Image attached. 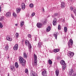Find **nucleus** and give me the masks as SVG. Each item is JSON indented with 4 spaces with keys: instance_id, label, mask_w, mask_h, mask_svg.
I'll return each instance as SVG.
<instances>
[{
    "instance_id": "nucleus-36",
    "label": "nucleus",
    "mask_w": 76,
    "mask_h": 76,
    "mask_svg": "<svg viewBox=\"0 0 76 76\" xmlns=\"http://www.w3.org/2000/svg\"><path fill=\"white\" fill-rule=\"evenodd\" d=\"M58 29H59V30H60V29H61V27H60V25H59L58 26Z\"/></svg>"
},
{
    "instance_id": "nucleus-29",
    "label": "nucleus",
    "mask_w": 76,
    "mask_h": 76,
    "mask_svg": "<svg viewBox=\"0 0 76 76\" xmlns=\"http://www.w3.org/2000/svg\"><path fill=\"white\" fill-rule=\"evenodd\" d=\"M46 23H47V20L46 19L44 20V22H43V24L44 25H45V24H46Z\"/></svg>"
},
{
    "instance_id": "nucleus-21",
    "label": "nucleus",
    "mask_w": 76,
    "mask_h": 76,
    "mask_svg": "<svg viewBox=\"0 0 76 76\" xmlns=\"http://www.w3.org/2000/svg\"><path fill=\"white\" fill-rule=\"evenodd\" d=\"M59 50L58 49H55L53 51L54 53H57L59 51Z\"/></svg>"
},
{
    "instance_id": "nucleus-14",
    "label": "nucleus",
    "mask_w": 76,
    "mask_h": 76,
    "mask_svg": "<svg viewBox=\"0 0 76 76\" xmlns=\"http://www.w3.org/2000/svg\"><path fill=\"white\" fill-rule=\"evenodd\" d=\"M18 48V45L16 44L14 46L13 49L14 50H16Z\"/></svg>"
},
{
    "instance_id": "nucleus-10",
    "label": "nucleus",
    "mask_w": 76,
    "mask_h": 76,
    "mask_svg": "<svg viewBox=\"0 0 76 76\" xmlns=\"http://www.w3.org/2000/svg\"><path fill=\"white\" fill-rule=\"evenodd\" d=\"M47 74V71H46V70H45L42 72V75H43V76H46Z\"/></svg>"
},
{
    "instance_id": "nucleus-40",
    "label": "nucleus",
    "mask_w": 76,
    "mask_h": 76,
    "mask_svg": "<svg viewBox=\"0 0 76 76\" xmlns=\"http://www.w3.org/2000/svg\"><path fill=\"white\" fill-rule=\"evenodd\" d=\"M3 20V18H1L0 19V21H2Z\"/></svg>"
},
{
    "instance_id": "nucleus-46",
    "label": "nucleus",
    "mask_w": 76,
    "mask_h": 76,
    "mask_svg": "<svg viewBox=\"0 0 76 76\" xmlns=\"http://www.w3.org/2000/svg\"><path fill=\"white\" fill-rule=\"evenodd\" d=\"M73 76H76V74H74V75H73Z\"/></svg>"
},
{
    "instance_id": "nucleus-37",
    "label": "nucleus",
    "mask_w": 76,
    "mask_h": 76,
    "mask_svg": "<svg viewBox=\"0 0 76 76\" xmlns=\"http://www.w3.org/2000/svg\"><path fill=\"white\" fill-rule=\"evenodd\" d=\"M70 9L72 11V10H73V7H70Z\"/></svg>"
},
{
    "instance_id": "nucleus-25",
    "label": "nucleus",
    "mask_w": 76,
    "mask_h": 76,
    "mask_svg": "<svg viewBox=\"0 0 76 76\" xmlns=\"http://www.w3.org/2000/svg\"><path fill=\"white\" fill-rule=\"evenodd\" d=\"M64 31L65 32H67V28L66 27H64Z\"/></svg>"
},
{
    "instance_id": "nucleus-28",
    "label": "nucleus",
    "mask_w": 76,
    "mask_h": 76,
    "mask_svg": "<svg viewBox=\"0 0 76 76\" xmlns=\"http://www.w3.org/2000/svg\"><path fill=\"white\" fill-rule=\"evenodd\" d=\"M48 63L50 64H52V61L51 60V59H49L48 60Z\"/></svg>"
},
{
    "instance_id": "nucleus-38",
    "label": "nucleus",
    "mask_w": 76,
    "mask_h": 76,
    "mask_svg": "<svg viewBox=\"0 0 76 76\" xmlns=\"http://www.w3.org/2000/svg\"><path fill=\"white\" fill-rule=\"evenodd\" d=\"M74 13L75 14L76 13V9H75L74 10Z\"/></svg>"
},
{
    "instance_id": "nucleus-4",
    "label": "nucleus",
    "mask_w": 76,
    "mask_h": 76,
    "mask_svg": "<svg viewBox=\"0 0 76 76\" xmlns=\"http://www.w3.org/2000/svg\"><path fill=\"white\" fill-rule=\"evenodd\" d=\"M34 66H37V56L35 54H34Z\"/></svg>"
},
{
    "instance_id": "nucleus-19",
    "label": "nucleus",
    "mask_w": 76,
    "mask_h": 76,
    "mask_svg": "<svg viewBox=\"0 0 76 76\" xmlns=\"http://www.w3.org/2000/svg\"><path fill=\"white\" fill-rule=\"evenodd\" d=\"M56 76H58V75H59V70H56L55 71Z\"/></svg>"
},
{
    "instance_id": "nucleus-26",
    "label": "nucleus",
    "mask_w": 76,
    "mask_h": 76,
    "mask_svg": "<svg viewBox=\"0 0 76 76\" xmlns=\"http://www.w3.org/2000/svg\"><path fill=\"white\" fill-rule=\"evenodd\" d=\"M13 17H15V18H16V16H17V15H16V14L15 12H13Z\"/></svg>"
},
{
    "instance_id": "nucleus-32",
    "label": "nucleus",
    "mask_w": 76,
    "mask_h": 76,
    "mask_svg": "<svg viewBox=\"0 0 76 76\" xmlns=\"http://www.w3.org/2000/svg\"><path fill=\"white\" fill-rule=\"evenodd\" d=\"M15 37L17 38H18L19 37V34L18 33H16L15 34Z\"/></svg>"
},
{
    "instance_id": "nucleus-20",
    "label": "nucleus",
    "mask_w": 76,
    "mask_h": 76,
    "mask_svg": "<svg viewBox=\"0 0 76 76\" xmlns=\"http://www.w3.org/2000/svg\"><path fill=\"white\" fill-rule=\"evenodd\" d=\"M50 30H51V27H50V26H49L48 28H47L46 29V31L47 32H49Z\"/></svg>"
},
{
    "instance_id": "nucleus-13",
    "label": "nucleus",
    "mask_w": 76,
    "mask_h": 76,
    "mask_svg": "<svg viewBox=\"0 0 76 76\" xmlns=\"http://www.w3.org/2000/svg\"><path fill=\"white\" fill-rule=\"evenodd\" d=\"M42 42H39L38 43L37 46L39 48H41V46H42Z\"/></svg>"
},
{
    "instance_id": "nucleus-51",
    "label": "nucleus",
    "mask_w": 76,
    "mask_h": 76,
    "mask_svg": "<svg viewBox=\"0 0 76 76\" xmlns=\"http://www.w3.org/2000/svg\"><path fill=\"white\" fill-rule=\"evenodd\" d=\"M68 45H69V44H68Z\"/></svg>"
},
{
    "instance_id": "nucleus-43",
    "label": "nucleus",
    "mask_w": 76,
    "mask_h": 76,
    "mask_svg": "<svg viewBox=\"0 0 76 76\" xmlns=\"http://www.w3.org/2000/svg\"><path fill=\"white\" fill-rule=\"evenodd\" d=\"M1 6H0V12H1Z\"/></svg>"
},
{
    "instance_id": "nucleus-33",
    "label": "nucleus",
    "mask_w": 76,
    "mask_h": 76,
    "mask_svg": "<svg viewBox=\"0 0 76 76\" xmlns=\"http://www.w3.org/2000/svg\"><path fill=\"white\" fill-rule=\"evenodd\" d=\"M8 49H9V47L8 45H7L5 47V50H7Z\"/></svg>"
},
{
    "instance_id": "nucleus-24",
    "label": "nucleus",
    "mask_w": 76,
    "mask_h": 76,
    "mask_svg": "<svg viewBox=\"0 0 76 76\" xmlns=\"http://www.w3.org/2000/svg\"><path fill=\"white\" fill-rule=\"evenodd\" d=\"M15 66L16 68H18L19 67V65H18V63L15 62Z\"/></svg>"
},
{
    "instance_id": "nucleus-7",
    "label": "nucleus",
    "mask_w": 76,
    "mask_h": 76,
    "mask_svg": "<svg viewBox=\"0 0 76 76\" xmlns=\"http://www.w3.org/2000/svg\"><path fill=\"white\" fill-rule=\"evenodd\" d=\"M30 76H37V73L33 71H31V72Z\"/></svg>"
},
{
    "instance_id": "nucleus-23",
    "label": "nucleus",
    "mask_w": 76,
    "mask_h": 76,
    "mask_svg": "<svg viewBox=\"0 0 76 76\" xmlns=\"http://www.w3.org/2000/svg\"><path fill=\"white\" fill-rule=\"evenodd\" d=\"M69 43L71 45H73V40L72 39H70Z\"/></svg>"
},
{
    "instance_id": "nucleus-15",
    "label": "nucleus",
    "mask_w": 76,
    "mask_h": 76,
    "mask_svg": "<svg viewBox=\"0 0 76 76\" xmlns=\"http://www.w3.org/2000/svg\"><path fill=\"white\" fill-rule=\"evenodd\" d=\"M21 10V8L18 7L16 9V11L17 13H19V12H20V11Z\"/></svg>"
},
{
    "instance_id": "nucleus-44",
    "label": "nucleus",
    "mask_w": 76,
    "mask_h": 76,
    "mask_svg": "<svg viewBox=\"0 0 76 76\" xmlns=\"http://www.w3.org/2000/svg\"><path fill=\"white\" fill-rule=\"evenodd\" d=\"M42 11L43 12H45V11L44 10V8L42 9Z\"/></svg>"
},
{
    "instance_id": "nucleus-18",
    "label": "nucleus",
    "mask_w": 76,
    "mask_h": 76,
    "mask_svg": "<svg viewBox=\"0 0 76 76\" xmlns=\"http://www.w3.org/2000/svg\"><path fill=\"white\" fill-rule=\"evenodd\" d=\"M10 70L12 72H14L15 71V68H14V66H11L10 68Z\"/></svg>"
},
{
    "instance_id": "nucleus-2",
    "label": "nucleus",
    "mask_w": 76,
    "mask_h": 76,
    "mask_svg": "<svg viewBox=\"0 0 76 76\" xmlns=\"http://www.w3.org/2000/svg\"><path fill=\"white\" fill-rule=\"evenodd\" d=\"M60 64L63 65L62 66V70H64L66 69V64H65V61L64 60H62L61 61Z\"/></svg>"
},
{
    "instance_id": "nucleus-52",
    "label": "nucleus",
    "mask_w": 76,
    "mask_h": 76,
    "mask_svg": "<svg viewBox=\"0 0 76 76\" xmlns=\"http://www.w3.org/2000/svg\"><path fill=\"white\" fill-rule=\"evenodd\" d=\"M8 58H9V57H8Z\"/></svg>"
},
{
    "instance_id": "nucleus-3",
    "label": "nucleus",
    "mask_w": 76,
    "mask_h": 76,
    "mask_svg": "<svg viewBox=\"0 0 76 76\" xmlns=\"http://www.w3.org/2000/svg\"><path fill=\"white\" fill-rule=\"evenodd\" d=\"M25 43L26 45H28L29 51H31V50L32 46H31V44H30V43H29V41H28V40H26L25 41Z\"/></svg>"
},
{
    "instance_id": "nucleus-39",
    "label": "nucleus",
    "mask_w": 76,
    "mask_h": 76,
    "mask_svg": "<svg viewBox=\"0 0 76 76\" xmlns=\"http://www.w3.org/2000/svg\"><path fill=\"white\" fill-rule=\"evenodd\" d=\"M28 38H31V35L30 34H28Z\"/></svg>"
},
{
    "instance_id": "nucleus-6",
    "label": "nucleus",
    "mask_w": 76,
    "mask_h": 76,
    "mask_svg": "<svg viewBox=\"0 0 76 76\" xmlns=\"http://www.w3.org/2000/svg\"><path fill=\"white\" fill-rule=\"evenodd\" d=\"M68 56H69V57L71 58V57H73V56H74V53H72L71 52H69L68 53Z\"/></svg>"
},
{
    "instance_id": "nucleus-8",
    "label": "nucleus",
    "mask_w": 76,
    "mask_h": 76,
    "mask_svg": "<svg viewBox=\"0 0 76 76\" xmlns=\"http://www.w3.org/2000/svg\"><path fill=\"white\" fill-rule=\"evenodd\" d=\"M37 26L39 28H41L42 27V24L41 23H38L37 24Z\"/></svg>"
},
{
    "instance_id": "nucleus-9",
    "label": "nucleus",
    "mask_w": 76,
    "mask_h": 76,
    "mask_svg": "<svg viewBox=\"0 0 76 76\" xmlns=\"http://www.w3.org/2000/svg\"><path fill=\"white\" fill-rule=\"evenodd\" d=\"M57 24V19L54 18L53 21V24L54 26H56Z\"/></svg>"
},
{
    "instance_id": "nucleus-11",
    "label": "nucleus",
    "mask_w": 76,
    "mask_h": 76,
    "mask_svg": "<svg viewBox=\"0 0 76 76\" xmlns=\"http://www.w3.org/2000/svg\"><path fill=\"white\" fill-rule=\"evenodd\" d=\"M6 15L7 17L9 18V17H10L11 16V13H10V12H8L6 14Z\"/></svg>"
},
{
    "instance_id": "nucleus-49",
    "label": "nucleus",
    "mask_w": 76,
    "mask_h": 76,
    "mask_svg": "<svg viewBox=\"0 0 76 76\" xmlns=\"http://www.w3.org/2000/svg\"><path fill=\"white\" fill-rule=\"evenodd\" d=\"M8 76H9V74H8Z\"/></svg>"
},
{
    "instance_id": "nucleus-45",
    "label": "nucleus",
    "mask_w": 76,
    "mask_h": 76,
    "mask_svg": "<svg viewBox=\"0 0 76 76\" xmlns=\"http://www.w3.org/2000/svg\"><path fill=\"white\" fill-rule=\"evenodd\" d=\"M49 52H50V53H53V51H52L51 50H50Z\"/></svg>"
},
{
    "instance_id": "nucleus-22",
    "label": "nucleus",
    "mask_w": 76,
    "mask_h": 76,
    "mask_svg": "<svg viewBox=\"0 0 76 76\" xmlns=\"http://www.w3.org/2000/svg\"><path fill=\"white\" fill-rule=\"evenodd\" d=\"M23 55L24 58H27V54L26 53L24 52L23 54Z\"/></svg>"
},
{
    "instance_id": "nucleus-31",
    "label": "nucleus",
    "mask_w": 76,
    "mask_h": 76,
    "mask_svg": "<svg viewBox=\"0 0 76 76\" xmlns=\"http://www.w3.org/2000/svg\"><path fill=\"white\" fill-rule=\"evenodd\" d=\"M25 72L26 73H28V69H26L25 70Z\"/></svg>"
},
{
    "instance_id": "nucleus-1",
    "label": "nucleus",
    "mask_w": 76,
    "mask_h": 76,
    "mask_svg": "<svg viewBox=\"0 0 76 76\" xmlns=\"http://www.w3.org/2000/svg\"><path fill=\"white\" fill-rule=\"evenodd\" d=\"M19 60L20 63L21 64H22L23 66H25V64H26V61L25 60L23 59V58L22 57H19Z\"/></svg>"
},
{
    "instance_id": "nucleus-48",
    "label": "nucleus",
    "mask_w": 76,
    "mask_h": 76,
    "mask_svg": "<svg viewBox=\"0 0 76 76\" xmlns=\"http://www.w3.org/2000/svg\"><path fill=\"white\" fill-rule=\"evenodd\" d=\"M71 1L72 2H74V1Z\"/></svg>"
},
{
    "instance_id": "nucleus-12",
    "label": "nucleus",
    "mask_w": 76,
    "mask_h": 76,
    "mask_svg": "<svg viewBox=\"0 0 76 76\" xmlns=\"http://www.w3.org/2000/svg\"><path fill=\"white\" fill-rule=\"evenodd\" d=\"M7 39L8 40V41H12V38H10V36H8L7 37Z\"/></svg>"
},
{
    "instance_id": "nucleus-16",
    "label": "nucleus",
    "mask_w": 76,
    "mask_h": 76,
    "mask_svg": "<svg viewBox=\"0 0 76 76\" xmlns=\"http://www.w3.org/2000/svg\"><path fill=\"white\" fill-rule=\"evenodd\" d=\"M21 6L22 9L23 10L25 9V4L24 3H22L21 5Z\"/></svg>"
},
{
    "instance_id": "nucleus-27",
    "label": "nucleus",
    "mask_w": 76,
    "mask_h": 76,
    "mask_svg": "<svg viewBox=\"0 0 76 76\" xmlns=\"http://www.w3.org/2000/svg\"><path fill=\"white\" fill-rule=\"evenodd\" d=\"M23 25H24V22L23 21L21 22L20 24V26H22Z\"/></svg>"
},
{
    "instance_id": "nucleus-41",
    "label": "nucleus",
    "mask_w": 76,
    "mask_h": 76,
    "mask_svg": "<svg viewBox=\"0 0 76 76\" xmlns=\"http://www.w3.org/2000/svg\"><path fill=\"white\" fill-rule=\"evenodd\" d=\"M35 15V13L34 12H33L32 13V14L31 15V16H34Z\"/></svg>"
},
{
    "instance_id": "nucleus-50",
    "label": "nucleus",
    "mask_w": 76,
    "mask_h": 76,
    "mask_svg": "<svg viewBox=\"0 0 76 76\" xmlns=\"http://www.w3.org/2000/svg\"><path fill=\"white\" fill-rule=\"evenodd\" d=\"M57 14H56V15L57 16Z\"/></svg>"
},
{
    "instance_id": "nucleus-34",
    "label": "nucleus",
    "mask_w": 76,
    "mask_h": 76,
    "mask_svg": "<svg viewBox=\"0 0 76 76\" xmlns=\"http://www.w3.org/2000/svg\"><path fill=\"white\" fill-rule=\"evenodd\" d=\"M54 36L55 38L57 39V34H54Z\"/></svg>"
},
{
    "instance_id": "nucleus-30",
    "label": "nucleus",
    "mask_w": 76,
    "mask_h": 76,
    "mask_svg": "<svg viewBox=\"0 0 76 76\" xmlns=\"http://www.w3.org/2000/svg\"><path fill=\"white\" fill-rule=\"evenodd\" d=\"M29 6L30 7H34V4H29Z\"/></svg>"
},
{
    "instance_id": "nucleus-42",
    "label": "nucleus",
    "mask_w": 76,
    "mask_h": 76,
    "mask_svg": "<svg viewBox=\"0 0 76 76\" xmlns=\"http://www.w3.org/2000/svg\"><path fill=\"white\" fill-rule=\"evenodd\" d=\"M71 16H72V18H73V19H74V15H73L72 14Z\"/></svg>"
},
{
    "instance_id": "nucleus-5",
    "label": "nucleus",
    "mask_w": 76,
    "mask_h": 76,
    "mask_svg": "<svg viewBox=\"0 0 76 76\" xmlns=\"http://www.w3.org/2000/svg\"><path fill=\"white\" fill-rule=\"evenodd\" d=\"M69 73L70 76H73L74 75V71L72 69H70V71H69Z\"/></svg>"
},
{
    "instance_id": "nucleus-47",
    "label": "nucleus",
    "mask_w": 76,
    "mask_h": 76,
    "mask_svg": "<svg viewBox=\"0 0 76 76\" xmlns=\"http://www.w3.org/2000/svg\"><path fill=\"white\" fill-rule=\"evenodd\" d=\"M15 25L16 26H18V24H15Z\"/></svg>"
},
{
    "instance_id": "nucleus-35",
    "label": "nucleus",
    "mask_w": 76,
    "mask_h": 76,
    "mask_svg": "<svg viewBox=\"0 0 76 76\" xmlns=\"http://www.w3.org/2000/svg\"><path fill=\"white\" fill-rule=\"evenodd\" d=\"M0 27L1 28H3V25L1 23H0Z\"/></svg>"
},
{
    "instance_id": "nucleus-17",
    "label": "nucleus",
    "mask_w": 76,
    "mask_h": 76,
    "mask_svg": "<svg viewBox=\"0 0 76 76\" xmlns=\"http://www.w3.org/2000/svg\"><path fill=\"white\" fill-rule=\"evenodd\" d=\"M61 6L62 8H64L65 7V6H66L65 3L64 2H62L61 3Z\"/></svg>"
}]
</instances>
